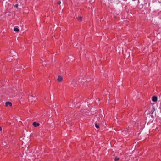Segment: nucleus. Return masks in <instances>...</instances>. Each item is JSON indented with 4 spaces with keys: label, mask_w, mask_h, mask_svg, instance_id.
<instances>
[{
    "label": "nucleus",
    "mask_w": 161,
    "mask_h": 161,
    "mask_svg": "<svg viewBox=\"0 0 161 161\" xmlns=\"http://www.w3.org/2000/svg\"><path fill=\"white\" fill-rule=\"evenodd\" d=\"M14 7H15L16 8H18V4H15V5H14Z\"/></svg>",
    "instance_id": "nucleus-9"
},
{
    "label": "nucleus",
    "mask_w": 161,
    "mask_h": 161,
    "mask_svg": "<svg viewBox=\"0 0 161 161\" xmlns=\"http://www.w3.org/2000/svg\"><path fill=\"white\" fill-rule=\"evenodd\" d=\"M8 105L11 106L12 105L11 103L10 102H6L5 103V106L7 107Z\"/></svg>",
    "instance_id": "nucleus-1"
},
{
    "label": "nucleus",
    "mask_w": 161,
    "mask_h": 161,
    "mask_svg": "<svg viewBox=\"0 0 161 161\" xmlns=\"http://www.w3.org/2000/svg\"><path fill=\"white\" fill-rule=\"evenodd\" d=\"M63 80V78L60 75H59L58 76L57 80L59 82H61V81Z\"/></svg>",
    "instance_id": "nucleus-3"
},
{
    "label": "nucleus",
    "mask_w": 161,
    "mask_h": 161,
    "mask_svg": "<svg viewBox=\"0 0 161 161\" xmlns=\"http://www.w3.org/2000/svg\"><path fill=\"white\" fill-rule=\"evenodd\" d=\"M60 3H61L60 2H58L57 3H58V4H60Z\"/></svg>",
    "instance_id": "nucleus-10"
},
{
    "label": "nucleus",
    "mask_w": 161,
    "mask_h": 161,
    "mask_svg": "<svg viewBox=\"0 0 161 161\" xmlns=\"http://www.w3.org/2000/svg\"><path fill=\"white\" fill-rule=\"evenodd\" d=\"M75 80H73L72 81V82H75Z\"/></svg>",
    "instance_id": "nucleus-12"
},
{
    "label": "nucleus",
    "mask_w": 161,
    "mask_h": 161,
    "mask_svg": "<svg viewBox=\"0 0 161 161\" xmlns=\"http://www.w3.org/2000/svg\"><path fill=\"white\" fill-rule=\"evenodd\" d=\"M119 160V158H117L115 157V160L116 161H118Z\"/></svg>",
    "instance_id": "nucleus-8"
},
{
    "label": "nucleus",
    "mask_w": 161,
    "mask_h": 161,
    "mask_svg": "<svg viewBox=\"0 0 161 161\" xmlns=\"http://www.w3.org/2000/svg\"><path fill=\"white\" fill-rule=\"evenodd\" d=\"M95 127L97 128H99V126H98V124L97 123H95Z\"/></svg>",
    "instance_id": "nucleus-7"
},
{
    "label": "nucleus",
    "mask_w": 161,
    "mask_h": 161,
    "mask_svg": "<svg viewBox=\"0 0 161 161\" xmlns=\"http://www.w3.org/2000/svg\"><path fill=\"white\" fill-rule=\"evenodd\" d=\"M8 60V61H11V60H10V59H9V60Z\"/></svg>",
    "instance_id": "nucleus-13"
},
{
    "label": "nucleus",
    "mask_w": 161,
    "mask_h": 161,
    "mask_svg": "<svg viewBox=\"0 0 161 161\" xmlns=\"http://www.w3.org/2000/svg\"><path fill=\"white\" fill-rule=\"evenodd\" d=\"M19 29L18 28H17V27H15L14 28V31H15V32H18L19 31Z\"/></svg>",
    "instance_id": "nucleus-5"
},
{
    "label": "nucleus",
    "mask_w": 161,
    "mask_h": 161,
    "mask_svg": "<svg viewBox=\"0 0 161 161\" xmlns=\"http://www.w3.org/2000/svg\"><path fill=\"white\" fill-rule=\"evenodd\" d=\"M77 19H78V20H81L82 19V17H81L80 16H79L78 17Z\"/></svg>",
    "instance_id": "nucleus-6"
},
{
    "label": "nucleus",
    "mask_w": 161,
    "mask_h": 161,
    "mask_svg": "<svg viewBox=\"0 0 161 161\" xmlns=\"http://www.w3.org/2000/svg\"><path fill=\"white\" fill-rule=\"evenodd\" d=\"M33 125L35 127H36L39 125V124L38 123H36V122H34L33 123Z\"/></svg>",
    "instance_id": "nucleus-4"
},
{
    "label": "nucleus",
    "mask_w": 161,
    "mask_h": 161,
    "mask_svg": "<svg viewBox=\"0 0 161 161\" xmlns=\"http://www.w3.org/2000/svg\"><path fill=\"white\" fill-rule=\"evenodd\" d=\"M157 97L156 96H154L152 97V100L153 102H156L157 101Z\"/></svg>",
    "instance_id": "nucleus-2"
},
{
    "label": "nucleus",
    "mask_w": 161,
    "mask_h": 161,
    "mask_svg": "<svg viewBox=\"0 0 161 161\" xmlns=\"http://www.w3.org/2000/svg\"><path fill=\"white\" fill-rule=\"evenodd\" d=\"M2 130V127H1L0 126V131H1Z\"/></svg>",
    "instance_id": "nucleus-11"
}]
</instances>
